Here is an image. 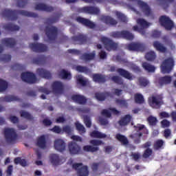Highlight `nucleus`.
I'll return each mask as SVG.
<instances>
[{"instance_id":"45","label":"nucleus","mask_w":176,"mask_h":176,"mask_svg":"<svg viewBox=\"0 0 176 176\" xmlns=\"http://www.w3.org/2000/svg\"><path fill=\"white\" fill-rule=\"evenodd\" d=\"M135 102L136 104H144L145 100L144 99V96L141 94H135L134 96Z\"/></svg>"},{"instance_id":"55","label":"nucleus","mask_w":176,"mask_h":176,"mask_svg":"<svg viewBox=\"0 0 176 176\" xmlns=\"http://www.w3.org/2000/svg\"><path fill=\"white\" fill-rule=\"evenodd\" d=\"M12 60V56L9 54H2L0 56V61L3 63H9Z\"/></svg>"},{"instance_id":"1","label":"nucleus","mask_w":176,"mask_h":176,"mask_svg":"<svg viewBox=\"0 0 176 176\" xmlns=\"http://www.w3.org/2000/svg\"><path fill=\"white\" fill-rule=\"evenodd\" d=\"M3 17H6L12 21L17 19V14H21V16H24L25 17H33V19H36L38 17V14L34 12H28L26 10H12L9 9H5L1 13Z\"/></svg>"},{"instance_id":"16","label":"nucleus","mask_w":176,"mask_h":176,"mask_svg":"<svg viewBox=\"0 0 176 176\" xmlns=\"http://www.w3.org/2000/svg\"><path fill=\"white\" fill-rule=\"evenodd\" d=\"M79 12L88 14H100V8L95 6H85L80 8Z\"/></svg>"},{"instance_id":"4","label":"nucleus","mask_w":176,"mask_h":176,"mask_svg":"<svg viewBox=\"0 0 176 176\" xmlns=\"http://www.w3.org/2000/svg\"><path fill=\"white\" fill-rule=\"evenodd\" d=\"M115 71H116V72H118L120 76H122V78H124L128 80H133L135 78L133 74L123 68H118L116 69V66H111L110 72H115Z\"/></svg>"},{"instance_id":"56","label":"nucleus","mask_w":176,"mask_h":176,"mask_svg":"<svg viewBox=\"0 0 176 176\" xmlns=\"http://www.w3.org/2000/svg\"><path fill=\"white\" fill-rule=\"evenodd\" d=\"M83 120L86 127L90 129V127H91V120L90 119V117H89V116H84Z\"/></svg>"},{"instance_id":"30","label":"nucleus","mask_w":176,"mask_h":176,"mask_svg":"<svg viewBox=\"0 0 176 176\" xmlns=\"http://www.w3.org/2000/svg\"><path fill=\"white\" fill-rule=\"evenodd\" d=\"M94 58H96V52H91L89 54L84 53L80 56V60L84 61H91Z\"/></svg>"},{"instance_id":"14","label":"nucleus","mask_w":176,"mask_h":176,"mask_svg":"<svg viewBox=\"0 0 176 176\" xmlns=\"http://www.w3.org/2000/svg\"><path fill=\"white\" fill-rule=\"evenodd\" d=\"M101 42L103 43L107 50H116L118 49V45L112 41V39L107 37H102Z\"/></svg>"},{"instance_id":"28","label":"nucleus","mask_w":176,"mask_h":176,"mask_svg":"<svg viewBox=\"0 0 176 176\" xmlns=\"http://www.w3.org/2000/svg\"><path fill=\"white\" fill-rule=\"evenodd\" d=\"M109 96H111L109 92H96L95 94V98L98 101H105Z\"/></svg>"},{"instance_id":"31","label":"nucleus","mask_w":176,"mask_h":176,"mask_svg":"<svg viewBox=\"0 0 176 176\" xmlns=\"http://www.w3.org/2000/svg\"><path fill=\"white\" fill-rule=\"evenodd\" d=\"M46 136L45 135H43L38 138L37 146L38 148H41V149H45V148H46Z\"/></svg>"},{"instance_id":"51","label":"nucleus","mask_w":176,"mask_h":176,"mask_svg":"<svg viewBox=\"0 0 176 176\" xmlns=\"http://www.w3.org/2000/svg\"><path fill=\"white\" fill-rule=\"evenodd\" d=\"M118 20L122 21V23H127V16L124 15V14L120 12H117L116 13Z\"/></svg>"},{"instance_id":"52","label":"nucleus","mask_w":176,"mask_h":176,"mask_svg":"<svg viewBox=\"0 0 176 176\" xmlns=\"http://www.w3.org/2000/svg\"><path fill=\"white\" fill-rule=\"evenodd\" d=\"M111 80L114 82V83H116V85H123V79L119 76H113Z\"/></svg>"},{"instance_id":"22","label":"nucleus","mask_w":176,"mask_h":176,"mask_svg":"<svg viewBox=\"0 0 176 176\" xmlns=\"http://www.w3.org/2000/svg\"><path fill=\"white\" fill-rule=\"evenodd\" d=\"M48 58L45 55H38L32 59V63L36 64V65H43L46 64Z\"/></svg>"},{"instance_id":"49","label":"nucleus","mask_w":176,"mask_h":176,"mask_svg":"<svg viewBox=\"0 0 176 176\" xmlns=\"http://www.w3.org/2000/svg\"><path fill=\"white\" fill-rule=\"evenodd\" d=\"M58 20H60V15H57L54 17L47 18L45 21H46V24L50 25V24H54V23H57Z\"/></svg>"},{"instance_id":"25","label":"nucleus","mask_w":176,"mask_h":176,"mask_svg":"<svg viewBox=\"0 0 176 176\" xmlns=\"http://www.w3.org/2000/svg\"><path fill=\"white\" fill-rule=\"evenodd\" d=\"M54 148L58 152H64L65 151V142L61 139H57L54 141Z\"/></svg>"},{"instance_id":"18","label":"nucleus","mask_w":176,"mask_h":176,"mask_svg":"<svg viewBox=\"0 0 176 176\" xmlns=\"http://www.w3.org/2000/svg\"><path fill=\"white\" fill-rule=\"evenodd\" d=\"M35 10H40L41 12H47V13H52L54 11V7L52 6H47L43 3H38L36 4L34 7Z\"/></svg>"},{"instance_id":"2","label":"nucleus","mask_w":176,"mask_h":176,"mask_svg":"<svg viewBox=\"0 0 176 176\" xmlns=\"http://www.w3.org/2000/svg\"><path fill=\"white\" fill-rule=\"evenodd\" d=\"M4 138L7 144H14L17 140V133L13 128H6L3 131Z\"/></svg>"},{"instance_id":"9","label":"nucleus","mask_w":176,"mask_h":176,"mask_svg":"<svg viewBox=\"0 0 176 176\" xmlns=\"http://www.w3.org/2000/svg\"><path fill=\"white\" fill-rule=\"evenodd\" d=\"M21 78L23 82L29 83L30 85H34L36 83V76L32 72H25L21 74Z\"/></svg>"},{"instance_id":"21","label":"nucleus","mask_w":176,"mask_h":176,"mask_svg":"<svg viewBox=\"0 0 176 176\" xmlns=\"http://www.w3.org/2000/svg\"><path fill=\"white\" fill-rule=\"evenodd\" d=\"M72 41L78 45H83V43H86L87 37L86 35L78 34L77 36H72Z\"/></svg>"},{"instance_id":"47","label":"nucleus","mask_w":176,"mask_h":176,"mask_svg":"<svg viewBox=\"0 0 176 176\" xmlns=\"http://www.w3.org/2000/svg\"><path fill=\"white\" fill-rule=\"evenodd\" d=\"M138 82L140 86H141L142 87H146V86L149 85V80H148V79L144 77H140L138 78Z\"/></svg>"},{"instance_id":"44","label":"nucleus","mask_w":176,"mask_h":176,"mask_svg":"<svg viewBox=\"0 0 176 176\" xmlns=\"http://www.w3.org/2000/svg\"><path fill=\"white\" fill-rule=\"evenodd\" d=\"M145 58L147 61H154L156 59V53L153 51L147 52L145 55Z\"/></svg>"},{"instance_id":"59","label":"nucleus","mask_w":176,"mask_h":176,"mask_svg":"<svg viewBox=\"0 0 176 176\" xmlns=\"http://www.w3.org/2000/svg\"><path fill=\"white\" fill-rule=\"evenodd\" d=\"M77 83L78 85H80V86H86V85H87V81L83 79L82 76H78L77 77Z\"/></svg>"},{"instance_id":"61","label":"nucleus","mask_w":176,"mask_h":176,"mask_svg":"<svg viewBox=\"0 0 176 176\" xmlns=\"http://www.w3.org/2000/svg\"><path fill=\"white\" fill-rule=\"evenodd\" d=\"M152 153H153L152 150L148 148L144 151V153L142 154V157L144 159H148V157L152 155Z\"/></svg>"},{"instance_id":"11","label":"nucleus","mask_w":176,"mask_h":176,"mask_svg":"<svg viewBox=\"0 0 176 176\" xmlns=\"http://www.w3.org/2000/svg\"><path fill=\"white\" fill-rule=\"evenodd\" d=\"M68 149L70 155H80L82 153V147L75 142L68 143Z\"/></svg>"},{"instance_id":"24","label":"nucleus","mask_w":176,"mask_h":176,"mask_svg":"<svg viewBox=\"0 0 176 176\" xmlns=\"http://www.w3.org/2000/svg\"><path fill=\"white\" fill-rule=\"evenodd\" d=\"M72 100L80 105H85L87 102V98L82 95H73Z\"/></svg>"},{"instance_id":"48","label":"nucleus","mask_w":176,"mask_h":176,"mask_svg":"<svg viewBox=\"0 0 176 176\" xmlns=\"http://www.w3.org/2000/svg\"><path fill=\"white\" fill-rule=\"evenodd\" d=\"M75 126H76V130H78V131L79 133H81V134H85V133H86V129L79 122H75Z\"/></svg>"},{"instance_id":"62","label":"nucleus","mask_w":176,"mask_h":176,"mask_svg":"<svg viewBox=\"0 0 176 176\" xmlns=\"http://www.w3.org/2000/svg\"><path fill=\"white\" fill-rule=\"evenodd\" d=\"M28 3V0H17L16 5L18 8H25Z\"/></svg>"},{"instance_id":"15","label":"nucleus","mask_w":176,"mask_h":176,"mask_svg":"<svg viewBox=\"0 0 176 176\" xmlns=\"http://www.w3.org/2000/svg\"><path fill=\"white\" fill-rule=\"evenodd\" d=\"M76 20L80 24H82V25H84L85 27H87V28H90V30H94V28H96V23L90 21V19L83 18L82 16H78L76 19Z\"/></svg>"},{"instance_id":"8","label":"nucleus","mask_w":176,"mask_h":176,"mask_svg":"<svg viewBox=\"0 0 176 176\" xmlns=\"http://www.w3.org/2000/svg\"><path fill=\"white\" fill-rule=\"evenodd\" d=\"M134 128L137 133L130 135L129 137L133 140L135 144H140V142H141V137H142V133L140 131L144 130V129H145V126L138 124V125L134 126Z\"/></svg>"},{"instance_id":"33","label":"nucleus","mask_w":176,"mask_h":176,"mask_svg":"<svg viewBox=\"0 0 176 176\" xmlns=\"http://www.w3.org/2000/svg\"><path fill=\"white\" fill-rule=\"evenodd\" d=\"M116 138L119 141V142H121L122 145H129V140L126 136L120 134V133H117L116 135Z\"/></svg>"},{"instance_id":"38","label":"nucleus","mask_w":176,"mask_h":176,"mask_svg":"<svg viewBox=\"0 0 176 176\" xmlns=\"http://www.w3.org/2000/svg\"><path fill=\"white\" fill-rule=\"evenodd\" d=\"M142 67L144 68V69H145V71H147L148 72H155V71L156 70V67H155V66L146 62H144L142 63Z\"/></svg>"},{"instance_id":"23","label":"nucleus","mask_w":176,"mask_h":176,"mask_svg":"<svg viewBox=\"0 0 176 176\" xmlns=\"http://www.w3.org/2000/svg\"><path fill=\"white\" fill-rule=\"evenodd\" d=\"M36 74L41 78H44V79H52V74L50 73V72L43 68L37 69Z\"/></svg>"},{"instance_id":"12","label":"nucleus","mask_w":176,"mask_h":176,"mask_svg":"<svg viewBox=\"0 0 176 176\" xmlns=\"http://www.w3.org/2000/svg\"><path fill=\"white\" fill-rule=\"evenodd\" d=\"M127 49L132 52H145L146 46L144 43H131L127 45Z\"/></svg>"},{"instance_id":"20","label":"nucleus","mask_w":176,"mask_h":176,"mask_svg":"<svg viewBox=\"0 0 176 176\" xmlns=\"http://www.w3.org/2000/svg\"><path fill=\"white\" fill-rule=\"evenodd\" d=\"M100 21L107 25H116L118 24V21L108 15H101Z\"/></svg>"},{"instance_id":"50","label":"nucleus","mask_w":176,"mask_h":176,"mask_svg":"<svg viewBox=\"0 0 176 176\" xmlns=\"http://www.w3.org/2000/svg\"><path fill=\"white\" fill-rule=\"evenodd\" d=\"M19 100L17 96L13 95H9L3 98V101H6V102H12V101H19Z\"/></svg>"},{"instance_id":"58","label":"nucleus","mask_w":176,"mask_h":176,"mask_svg":"<svg viewBox=\"0 0 176 176\" xmlns=\"http://www.w3.org/2000/svg\"><path fill=\"white\" fill-rule=\"evenodd\" d=\"M8 89V82L2 79H0V92L5 91Z\"/></svg>"},{"instance_id":"7","label":"nucleus","mask_w":176,"mask_h":176,"mask_svg":"<svg viewBox=\"0 0 176 176\" xmlns=\"http://www.w3.org/2000/svg\"><path fill=\"white\" fill-rule=\"evenodd\" d=\"M159 21L162 27H164L166 31H171L174 27V22L172 21L170 17L166 15L161 16Z\"/></svg>"},{"instance_id":"35","label":"nucleus","mask_w":176,"mask_h":176,"mask_svg":"<svg viewBox=\"0 0 176 176\" xmlns=\"http://www.w3.org/2000/svg\"><path fill=\"white\" fill-rule=\"evenodd\" d=\"M82 150L84 152H91V153H94V152L100 151V148L98 146L86 145L82 147Z\"/></svg>"},{"instance_id":"6","label":"nucleus","mask_w":176,"mask_h":176,"mask_svg":"<svg viewBox=\"0 0 176 176\" xmlns=\"http://www.w3.org/2000/svg\"><path fill=\"white\" fill-rule=\"evenodd\" d=\"M45 34L50 42H54L58 36V28L56 26H47L45 28Z\"/></svg>"},{"instance_id":"34","label":"nucleus","mask_w":176,"mask_h":176,"mask_svg":"<svg viewBox=\"0 0 176 176\" xmlns=\"http://www.w3.org/2000/svg\"><path fill=\"white\" fill-rule=\"evenodd\" d=\"M50 160L53 166H58L60 164V157L57 154H51Z\"/></svg>"},{"instance_id":"32","label":"nucleus","mask_w":176,"mask_h":176,"mask_svg":"<svg viewBox=\"0 0 176 176\" xmlns=\"http://www.w3.org/2000/svg\"><path fill=\"white\" fill-rule=\"evenodd\" d=\"M3 28L6 31H10L11 32H13L14 31H19V30H20V27L19 25H14L11 23L4 25Z\"/></svg>"},{"instance_id":"63","label":"nucleus","mask_w":176,"mask_h":176,"mask_svg":"<svg viewBox=\"0 0 176 176\" xmlns=\"http://www.w3.org/2000/svg\"><path fill=\"white\" fill-rule=\"evenodd\" d=\"M51 131L55 133L56 134H60V133L63 131V129H61L60 126L56 125L52 129H51Z\"/></svg>"},{"instance_id":"10","label":"nucleus","mask_w":176,"mask_h":176,"mask_svg":"<svg viewBox=\"0 0 176 176\" xmlns=\"http://www.w3.org/2000/svg\"><path fill=\"white\" fill-rule=\"evenodd\" d=\"M82 163H75L72 165L73 168L77 170L78 176H89V167L83 166ZM79 167H81L79 168Z\"/></svg>"},{"instance_id":"46","label":"nucleus","mask_w":176,"mask_h":176,"mask_svg":"<svg viewBox=\"0 0 176 176\" xmlns=\"http://www.w3.org/2000/svg\"><path fill=\"white\" fill-rule=\"evenodd\" d=\"M147 122L149 124V126H152L154 127L157 124V118L153 116H150L147 118Z\"/></svg>"},{"instance_id":"42","label":"nucleus","mask_w":176,"mask_h":176,"mask_svg":"<svg viewBox=\"0 0 176 176\" xmlns=\"http://www.w3.org/2000/svg\"><path fill=\"white\" fill-rule=\"evenodd\" d=\"M171 80H172L171 76H165L160 78V84H161L162 85H170V83H171Z\"/></svg>"},{"instance_id":"27","label":"nucleus","mask_w":176,"mask_h":176,"mask_svg":"<svg viewBox=\"0 0 176 176\" xmlns=\"http://www.w3.org/2000/svg\"><path fill=\"white\" fill-rule=\"evenodd\" d=\"M153 46L157 52H160V53H166L167 52V47L164 46V45L162 44L160 41H155L153 43Z\"/></svg>"},{"instance_id":"19","label":"nucleus","mask_w":176,"mask_h":176,"mask_svg":"<svg viewBox=\"0 0 176 176\" xmlns=\"http://www.w3.org/2000/svg\"><path fill=\"white\" fill-rule=\"evenodd\" d=\"M148 104L152 108L159 109L162 107V98L159 96H152L148 98Z\"/></svg>"},{"instance_id":"57","label":"nucleus","mask_w":176,"mask_h":176,"mask_svg":"<svg viewBox=\"0 0 176 176\" xmlns=\"http://www.w3.org/2000/svg\"><path fill=\"white\" fill-rule=\"evenodd\" d=\"M76 69L78 72H84L85 74H90V70L87 67H83L78 65L76 67Z\"/></svg>"},{"instance_id":"17","label":"nucleus","mask_w":176,"mask_h":176,"mask_svg":"<svg viewBox=\"0 0 176 176\" xmlns=\"http://www.w3.org/2000/svg\"><path fill=\"white\" fill-rule=\"evenodd\" d=\"M52 89L55 94L64 93V85L60 81H55L52 84Z\"/></svg>"},{"instance_id":"54","label":"nucleus","mask_w":176,"mask_h":176,"mask_svg":"<svg viewBox=\"0 0 176 176\" xmlns=\"http://www.w3.org/2000/svg\"><path fill=\"white\" fill-rule=\"evenodd\" d=\"M163 145H164V141H163V140H158L154 144V149L158 151V149H160Z\"/></svg>"},{"instance_id":"60","label":"nucleus","mask_w":176,"mask_h":176,"mask_svg":"<svg viewBox=\"0 0 176 176\" xmlns=\"http://www.w3.org/2000/svg\"><path fill=\"white\" fill-rule=\"evenodd\" d=\"M89 144L93 145V146H100V145H104L102 141L99 140H90Z\"/></svg>"},{"instance_id":"13","label":"nucleus","mask_w":176,"mask_h":176,"mask_svg":"<svg viewBox=\"0 0 176 176\" xmlns=\"http://www.w3.org/2000/svg\"><path fill=\"white\" fill-rule=\"evenodd\" d=\"M29 47L36 53H43L47 51V46L46 45L39 43H32L29 45Z\"/></svg>"},{"instance_id":"39","label":"nucleus","mask_w":176,"mask_h":176,"mask_svg":"<svg viewBox=\"0 0 176 176\" xmlns=\"http://www.w3.org/2000/svg\"><path fill=\"white\" fill-rule=\"evenodd\" d=\"M137 23L138 24V25H140V27H141L142 30L148 28V27H149V23L144 19H138Z\"/></svg>"},{"instance_id":"5","label":"nucleus","mask_w":176,"mask_h":176,"mask_svg":"<svg viewBox=\"0 0 176 176\" xmlns=\"http://www.w3.org/2000/svg\"><path fill=\"white\" fill-rule=\"evenodd\" d=\"M173 68H174V59L170 57L165 59L161 65L163 74H170L173 71Z\"/></svg>"},{"instance_id":"43","label":"nucleus","mask_w":176,"mask_h":176,"mask_svg":"<svg viewBox=\"0 0 176 176\" xmlns=\"http://www.w3.org/2000/svg\"><path fill=\"white\" fill-rule=\"evenodd\" d=\"M59 76H60L62 79H67V80H70L72 78L71 73H68L65 69H62L60 72Z\"/></svg>"},{"instance_id":"53","label":"nucleus","mask_w":176,"mask_h":176,"mask_svg":"<svg viewBox=\"0 0 176 176\" xmlns=\"http://www.w3.org/2000/svg\"><path fill=\"white\" fill-rule=\"evenodd\" d=\"M116 103L124 108H127V107H129V103H127V100H126L116 99Z\"/></svg>"},{"instance_id":"64","label":"nucleus","mask_w":176,"mask_h":176,"mask_svg":"<svg viewBox=\"0 0 176 176\" xmlns=\"http://www.w3.org/2000/svg\"><path fill=\"white\" fill-rule=\"evenodd\" d=\"M67 52L70 54H74L75 56L80 55V51L79 50L69 49L67 50Z\"/></svg>"},{"instance_id":"29","label":"nucleus","mask_w":176,"mask_h":176,"mask_svg":"<svg viewBox=\"0 0 176 176\" xmlns=\"http://www.w3.org/2000/svg\"><path fill=\"white\" fill-rule=\"evenodd\" d=\"M93 80L98 83H105L107 82V76L102 74H95L93 75Z\"/></svg>"},{"instance_id":"36","label":"nucleus","mask_w":176,"mask_h":176,"mask_svg":"<svg viewBox=\"0 0 176 176\" xmlns=\"http://www.w3.org/2000/svg\"><path fill=\"white\" fill-rule=\"evenodd\" d=\"M14 164H20L22 167H27L28 166V163L25 159H22L20 157H17L14 160Z\"/></svg>"},{"instance_id":"40","label":"nucleus","mask_w":176,"mask_h":176,"mask_svg":"<svg viewBox=\"0 0 176 176\" xmlns=\"http://www.w3.org/2000/svg\"><path fill=\"white\" fill-rule=\"evenodd\" d=\"M91 137L92 138H107V135L104 133H102L98 131H93L90 133Z\"/></svg>"},{"instance_id":"26","label":"nucleus","mask_w":176,"mask_h":176,"mask_svg":"<svg viewBox=\"0 0 176 176\" xmlns=\"http://www.w3.org/2000/svg\"><path fill=\"white\" fill-rule=\"evenodd\" d=\"M1 43L6 47H14L16 46V40L13 38H5L1 39Z\"/></svg>"},{"instance_id":"41","label":"nucleus","mask_w":176,"mask_h":176,"mask_svg":"<svg viewBox=\"0 0 176 176\" xmlns=\"http://www.w3.org/2000/svg\"><path fill=\"white\" fill-rule=\"evenodd\" d=\"M21 118H24V119H27V120H34V116L31 115V113H28V111H25L24 110H21L20 112Z\"/></svg>"},{"instance_id":"3","label":"nucleus","mask_w":176,"mask_h":176,"mask_svg":"<svg viewBox=\"0 0 176 176\" xmlns=\"http://www.w3.org/2000/svg\"><path fill=\"white\" fill-rule=\"evenodd\" d=\"M111 36L116 39H126V41H133L134 39V34L127 30L113 32Z\"/></svg>"},{"instance_id":"37","label":"nucleus","mask_w":176,"mask_h":176,"mask_svg":"<svg viewBox=\"0 0 176 176\" xmlns=\"http://www.w3.org/2000/svg\"><path fill=\"white\" fill-rule=\"evenodd\" d=\"M131 122V116L126 115L124 118H122L119 122L120 126H127V124Z\"/></svg>"}]
</instances>
